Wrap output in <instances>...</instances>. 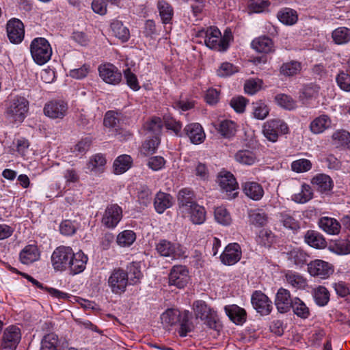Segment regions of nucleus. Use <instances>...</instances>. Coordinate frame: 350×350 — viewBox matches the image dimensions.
I'll list each match as a JSON object with an SVG mask.
<instances>
[{"mask_svg": "<svg viewBox=\"0 0 350 350\" xmlns=\"http://www.w3.org/2000/svg\"><path fill=\"white\" fill-rule=\"evenodd\" d=\"M196 37L200 39V42H204L209 49L220 52L226 51L229 47L230 42L232 40L230 29H226L221 35V31L216 27H209L198 30Z\"/></svg>", "mask_w": 350, "mask_h": 350, "instance_id": "obj_1", "label": "nucleus"}, {"mask_svg": "<svg viewBox=\"0 0 350 350\" xmlns=\"http://www.w3.org/2000/svg\"><path fill=\"white\" fill-rule=\"evenodd\" d=\"M195 317L204 321L210 329L219 330L220 324L217 311L203 300H196L193 303Z\"/></svg>", "mask_w": 350, "mask_h": 350, "instance_id": "obj_2", "label": "nucleus"}, {"mask_svg": "<svg viewBox=\"0 0 350 350\" xmlns=\"http://www.w3.org/2000/svg\"><path fill=\"white\" fill-rule=\"evenodd\" d=\"M30 52L33 61L38 65L48 62L52 55V48L44 38H34L30 44Z\"/></svg>", "mask_w": 350, "mask_h": 350, "instance_id": "obj_3", "label": "nucleus"}, {"mask_svg": "<svg viewBox=\"0 0 350 350\" xmlns=\"http://www.w3.org/2000/svg\"><path fill=\"white\" fill-rule=\"evenodd\" d=\"M29 110V101L24 97L12 98L6 109V115L12 121L22 122Z\"/></svg>", "mask_w": 350, "mask_h": 350, "instance_id": "obj_4", "label": "nucleus"}, {"mask_svg": "<svg viewBox=\"0 0 350 350\" xmlns=\"http://www.w3.org/2000/svg\"><path fill=\"white\" fill-rule=\"evenodd\" d=\"M107 283L113 294L124 293L129 284L127 272L120 268L114 269L109 276Z\"/></svg>", "mask_w": 350, "mask_h": 350, "instance_id": "obj_5", "label": "nucleus"}, {"mask_svg": "<svg viewBox=\"0 0 350 350\" xmlns=\"http://www.w3.org/2000/svg\"><path fill=\"white\" fill-rule=\"evenodd\" d=\"M289 131L287 124L282 120L274 119L266 122L263 125L264 136L270 142H275L278 137L288 133Z\"/></svg>", "mask_w": 350, "mask_h": 350, "instance_id": "obj_6", "label": "nucleus"}, {"mask_svg": "<svg viewBox=\"0 0 350 350\" xmlns=\"http://www.w3.org/2000/svg\"><path fill=\"white\" fill-rule=\"evenodd\" d=\"M217 183L224 198L230 200L237 196L238 184L232 174L221 172L217 177Z\"/></svg>", "mask_w": 350, "mask_h": 350, "instance_id": "obj_7", "label": "nucleus"}, {"mask_svg": "<svg viewBox=\"0 0 350 350\" xmlns=\"http://www.w3.org/2000/svg\"><path fill=\"white\" fill-rule=\"evenodd\" d=\"M72 249L70 247L59 246L52 254L51 262L55 270L62 271L66 269L70 264Z\"/></svg>", "mask_w": 350, "mask_h": 350, "instance_id": "obj_8", "label": "nucleus"}, {"mask_svg": "<svg viewBox=\"0 0 350 350\" xmlns=\"http://www.w3.org/2000/svg\"><path fill=\"white\" fill-rule=\"evenodd\" d=\"M168 279L170 286L183 288L190 281L189 270L183 265L173 266L170 271Z\"/></svg>", "mask_w": 350, "mask_h": 350, "instance_id": "obj_9", "label": "nucleus"}, {"mask_svg": "<svg viewBox=\"0 0 350 350\" xmlns=\"http://www.w3.org/2000/svg\"><path fill=\"white\" fill-rule=\"evenodd\" d=\"M21 339L20 329L14 325L8 327L3 332L1 344V350H16Z\"/></svg>", "mask_w": 350, "mask_h": 350, "instance_id": "obj_10", "label": "nucleus"}, {"mask_svg": "<svg viewBox=\"0 0 350 350\" xmlns=\"http://www.w3.org/2000/svg\"><path fill=\"white\" fill-rule=\"evenodd\" d=\"M98 70L100 77L109 85H118L122 80V73L119 69L111 63L100 64Z\"/></svg>", "mask_w": 350, "mask_h": 350, "instance_id": "obj_11", "label": "nucleus"}, {"mask_svg": "<svg viewBox=\"0 0 350 350\" xmlns=\"http://www.w3.org/2000/svg\"><path fill=\"white\" fill-rule=\"evenodd\" d=\"M251 303L253 308L261 315L269 314L273 309L272 301L260 291H255L252 293Z\"/></svg>", "mask_w": 350, "mask_h": 350, "instance_id": "obj_12", "label": "nucleus"}, {"mask_svg": "<svg viewBox=\"0 0 350 350\" xmlns=\"http://www.w3.org/2000/svg\"><path fill=\"white\" fill-rule=\"evenodd\" d=\"M68 104L64 100H53L45 104L44 113L52 119H62L67 113Z\"/></svg>", "mask_w": 350, "mask_h": 350, "instance_id": "obj_13", "label": "nucleus"}, {"mask_svg": "<svg viewBox=\"0 0 350 350\" xmlns=\"http://www.w3.org/2000/svg\"><path fill=\"white\" fill-rule=\"evenodd\" d=\"M7 34L12 43H21L25 36L23 23L18 18H13L7 23Z\"/></svg>", "mask_w": 350, "mask_h": 350, "instance_id": "obj_14", "label": "nucleus"}, {"mask_svg": "<svg viewBox=\"0 0 350 350\" xmlns=\"http://www.w3.org/2000/svg\"><path fill=\"white\" fill-rule=\"evenodd\" d=\"M156 250L162 256L174 258L180 257L184 253L179 244L173 243L165 239L160 240L157 243Z\"/></svg>", "mask_w": 350, "mask_h": 350, "instance_id": "obj_15", "label": "nucleus"}, {"mask_svg": "<svg viewBox=\"0 0 350 350\" xmlns=\"http://www.w3.org/2000/svg\"><path fill=\"white\" fill-rule=\"evenodd\" d=\"M122 217V210L117 204L107 207L102 218V224L108 228H115Z\"/></svg>", "mask_w": 350, "mask_h": 350, "instance_id": "obj_16", "label": "nucleus"}, {"mask_svg": "<svg viewBox=\"0 0 350 350\" xmlns=\"http://www.w3.org/2000/svg\"><path fill=\"white\" fill-rule=\"evenodd\" d=\"M308 273L321 279L328 278L333 272L332 265L322 260H314L308 265Z\"/></svg>", "mask_w": 350, "mask_h": 350, "instance_id": "obj_17", "label": "nucleus"}, {"mask_svg": "<svg viewBox=\"0 0 350 350\" xmlns=\"http://www.w3.org/2000/svg\"><path fill=\"white\" fill-rule=\"evenodd\" d=\"M275 306L280 313L288 312L293 304L290 292L283 288L278 289L275 297Z\"/></svg>", "mask_w": 350, "mask_h": 350, "instance_id": "obj_18", "label": "nucleus"}, {"mask_svg": "<svg viewBox=\"0 0 350 350\" xmlns=\"http://www.w3.org/2000/svg\"><path fill=\"white\" fill-rule=\"evenodd\" d=\"M241 257V247L238 243H233L228 244L223 253L221 254L220 258L222 263L226 265H233L237 263Z\"/></svg>", "mask_w": 350, "mask_h": 350, "instance_id": "obj_19", "label": "nucleus"}, {"mask_svg": "<svg viewBox=\"0 0 350 350\" xmlns=\"http://www.w3.org/2000/svg\"><path fill=\"white\" fill-rule=\"evenodd\" d=\"M106 163L105 157L100 153H98L90 157L86 163V168L92 174L98 176L105 172Z\"/></svg>", "mask_w": 350, "mask_h": 350, "instance_id": "obj_20", "label": "nucleus"}, {"mask_svg": "<svg viewBox=\"0 0 350 350\" xmlns=\"http://www.w3.org/2000/svg\"><path fill=\"white\" fill-rule=\"evenodd\" d=\"M188 213H180V214L189 219L194 224H202L206 219V211L202 206L197 202L189 206Z\"/></svg>", "mask_w": 350, "mask_h": 350, "instance_id": "obj_21", "label": "nucleus"}, {"mask_svg": "<svg viewBox=\"0 0 350 350\" xmlns=\"http://www.w3.org/2000/svg\"><path fill=\"white\" fill-rule=\"evenodd\" d=\"M177 200L179 213H188L189 206L196 203L193 191L187 188H184L179 191Z\"/></svg>", "mask_w": 350, "mask_h": 350, "instance_id": "obj_22", "label": "nucleus"}, {"mask_svg": "<svg viewBox=\"0 0 350 350\" xmlns=\"http://www.w3.org/2000/svg\"><path fill=\"white\" fill-rule=\"evenodd\" d=\"M242 189L244 194L254 201L260 200L265 194L262 185L254 181L245 182L242 185Z\"/></svg>", "mask_w": 350, "mask_h": 350, "instance_id": "obj_23", "label": "nucleus"}, {"mask_svg": "<svg viewBox=\"0 0 350 350\" xmlns=\"http://www.w3.org/2000/svg\"><path fill=\"white\" fill-rule=\"evenodd\" d=\"M187 135L193 144H200L204 142L206 134L202 126L199 123H191L185 128Z\"/></svg>", "mask_w": 350, "mask_h": 350, "instance_id": "obj_24", "label": "nucleus"}, {"mask_svg": "<svg viewBox=\"0 0 350 350\" xmlns=\"http://www.w3.org/2000/svg\"><path fill=\"white\" fill-rule=\"evenodd\" d=\"M40 252L35 244L26 245L19 254V260L24 265H29L39 260Z\"/></svg>", "mask_w": 350, "mask_h": 350, "instance_id": "obj_25", "label": "nucleus"}, {"mask_svg": "<svg viewBox=\"0 0 350 350\" xmlns=\"http://www.w3.org/2000/svg\"><path fill=\"white\" fill-rule=\"evenodd\" d=\"M88 260V256L83 252H79L76 254L73 252L67 269H69L73 275L80 273L85 269Z\"/></svg>", "mask_w": 350, "mask_h": 350, "instance_id": "obj_26", "label": "nucleus"}, {"mask_svg": "<svg viewBox=\"0 0 350 350\" xmlns=\"http://www.w3.org/2000/svg\"><path fill=\"white\" fill-rule=\"evenodd\" d=\"M174 202V198L170 194L159 191L154 198V207L157 213L161 214L170 208Z\"/></svg>", "mask_w": 350, "mask_h": 350, "instance_id": "obj_27", "label": "nucleus"}, {"mask_svg": "<svg viewBox=\"0 0 350 350\" xmlns=\"http://www.w3.org/2000/svg\"><path fill=\"white\" fill-rule=\"evenodd\" d=\"M224 310L230 319L237 325H242L246 320L245 310L237 305H228Z\"/></svg>", "mask_w": 350, "mask_h": 350, "instance_id": "obj_28", "label": "nucleus"}, {"mask_svg": "<svg viewBox=\"0 0 350 350\" xmlns=\"http://www.w3.org/2000/svg\"><path fill=\"white\" fill-rule=\"evenodd\" d=\"M181 312L175 308H168L161 315V321L165 329H170L180 321Z\"/></svg>", "mask_w": 350, "mask_h": 350, "instance_id": "obj_29", "label": "nucleus"}, {"mask_svg": "<svg viewBox=\"0 0 350 350\" xmlns=\"http://www.w3.org/2000/svg\"><path fill=\"white\" fill-rule=\"evenodd\" d=\"M329 117L323 114L314 118L310 124V129L314 134H320L331 126Z\"/></svg>", "mask_w": 350, "mask_h": 350, "instance_id": "obj_30", "label": "nucleus"}, {"mask_svg": "<svg viewBox=\"0 0 350 350\" xmlns=\"http://www.w3.org/2000/svg\"><path fill=\"white\" fill-rule=\"evenodd\" d=\"M320 228L329 234H337L340 230V224L334 218L323 217L319 219Z\"/></svg>", "mask_w": 350, "mask_h": 350, "instance_id": "obj_31", "label": "nucleus"}, {"mask_svg": "<svg viewBox=\"0 0 350 350\" xmlns=\"http://www.w3.org/2000/svg\"><path fill=\"white\" fill-rule=\"evenodd\" d=\"M317 190L321 193L329 191L333 187V182L331 178L323 174L315 176L311 181Z\"/></svg>", "mask_w": 350, "mask_h": 350, "instance_id": "obj_32", "label": "nucleus"}, {"mask_svg": "<svg viewBox=\"0 0 350 350\" xmlns=\"http://www.w3.org/2000/svg\"><path fill=\"white\" fill-rule=\"evenodd\" d=\"M278 20L286 25H293L298 20V15L295 10L285 8L280 10L278 14Z\"/></svg>", "mask_w": 350, "mask_h": 350, "instance_id": "obj_33", "label": "nucleus"}, {"mask_svg": "<svg viewBox=\"0 0 350 350\" xmlns=\"http://www.w3.org/2000/svg\"><path fill=\"white\" fill-rule=\"evenodd\" d=\"M252 47L259 53H267L273 50L272 40L266 36L259 37L252 42Z\"/></svg>", "mask_w": 350, "mask_h": 350, "instance_id": "obj_34", "label": "nucleus"}, {"mask_svg": "<svg viewBox=\"0 0 350 350\" xmlns=\"http://www.w3.org/2000/svg\"><path fill=\"white\" fill-rule=\"evenodd\" d=\"M218 132L225 137H230L237 132V124L232 120H224L215 125Z\"/></svg>", "mask_w": 350, "mask_h": 350, "instance_id": "obj_35", "label": "nucleus"}, {"mask_svg": "<svg viewBox=\"0 0 350 350\" xmlns=\"http://www.w3.org/2000/svg\"><path fill=\"white\" fill-rule=\"evenodd\" d=\"M332 143L337 147L350 148V133L345 130L335 131L332 136Z\"/></svg>", "mask_w": 350, "mask_h": 350, "instance_id": "obj_36", "label": "nucleus"}, {"mask_svg": "<svg viewBox=\"0 0 350 350\" xmlns=\"http://www.w3.org/2000/svg\"><path fill=\"white\" fill-rule=\"evenodd\" d=\"M132 164V159L129 155L119 156L113 162V170L116 174H122L126 172Z\"/></svg>", "mask_w": 350, "mask_h": 350, "instance_id": "obj_37", "label": "nucleus"}, {"mask_svg": "<svg viewBox=\"0 0 350 350\" xmlns=\"http://www.w3.org/2000/svg\"><path fill=\"white\" fill-rule=\"evenodd\" d=\"M306 243L314 248H323L325 246V241L319 232L308 230L304 237Z\"/></svg>", "mask_w": 350, "mask_h": 350, "instance_id": "obj_38", "label": "nucleus"}, {"mask_svg": "<svg viewBox=\"0 0 350 350\" xmlns=\"http://www.w3.org/2000/svg\"><path fill=\"white\" fill-rule=\"evenodd\" d=\"M163 123L159 117H152L148 122L144 124V129L146 134L152 135V137H159L161 133Z\"/></svg>", "mask_w": 350, "mask_h": 350, "instance_id": "obj_39", "label": "nucleus"}, {"mask_svg": "<svg viewBox=\"0 0 350 350\" xmlns=\"http://www.w3.org/2000/svg\"><path fill=\"white\" fill-rule=\"evenodd\" d=\"M312 295L315 303L319 306H325L329 300V293L328 290L323 286L314 288Z\"/></svg>", "mask_w": 350, "mask_h": 350, "instance_id": "obj_40", "label": "nucleus"}, {"mask_svg": "<svg viewBox=\"0 0 350 350\" xmlns=\"http://www.w3.org/2000/svg\"><path fill=\"white\" fill-rule=\"evenodd\" d=\"M313 193L310 185L303 184L301 186L300 190L294 193L291 198L292 200L299 204H304L312 198Z\"/></svg>", "mask_w": 350, "mask_h": 350, "instance_id": "obj_41", "label": "nucleus"}, {"mask_svg": "<svg viewBox=\"0 0 350 350\" xmlns=\"http://www.w3.org/2000/svg\"><path fill=\"white\" fill-rule=\"evenodd\" d=\"M288 260L296 266L301 267L307 262L308 256L300 248H294L287 253Z\"/></svg>", "mask_w": 350, "mask_h": 350, "instance_id": "obj_42", "label": "nucleus"}, {"mask_svg": "<svg viewBox=\"0 0 350 350\" xmlns=\"http://www.w3.org/2000/svg\"><path fill=\"white\" fill-rule=\"evenodd\" d=\"M332 38L336 44H345L350 42V29L340 27L332 33Z\"/></svg>", "mask_w": 350, "mask_h": 350, "instance_id": "obj_43", "label": "nucleus"}, {"mask_svg": "<svg viewBox=\"0 0 350 350\" xmlns=\"http://www.w3.org/2000/svg\"><path fill=\"white\" fill-rule=\"evenodd\" d=\"M234 159L239 163L246 165H252L257 161L255 154L248 150L238 151L234 155Z\"/></svg>", "mask_w": 350, "mask_h": 350, "instance_id": "obj_44", "label": "nucleus"}, {"mask_svg": "<svg viewBox=\"0 0 350 350\" xmlns=\"http://www.w3.org/2000/svg\"><path fill=\"white\" fill-rule=\"evenodd\" d=\"M286 282L292 287L297 289L304 288L306 286V280L300 274L288 271L285 275Z\"/></svg>", "mask_w": 350, "mask_h": 350, "instance_id": "obj_45", "label": "nucleus"}, {"mask_svg": "<svg viewBox=\"0 0 350 350\" xmlns=\"http://www.w3.org/2000/svg\"><path fill=\"white\" fill-rule=\"evenodd\" d=\"M279 221L284 227L292 230H296L299 228V224L288 213L282 212L276 215Z\"/></svg>", "mask_w": 350, "mask_h": 350, "instance_id": "obj_46", "label": "nucleus"}, {"mask_svg": "<svg viewBox=\"0 0 350 350\" xmlns=\"http://www.w3.org/2000/svg\"><path fill=\"white\" fill-rule=\"evenodd\" d=\"M59 344V338L54 333H49L44 336L41 340L40 350H57Z\"/></svg>", "mask_w": 350, "mask_h": 350, "instance_id": "obj_47", "label": "nucleus"}, {"mask_svg": "<svg viewBox=\"0 0 350 350\" xmlns=\"http://www.w3.org/2000/svg\"><path fill=\"white\" fill-rule=\"evenodd\" d=\"M136 239V234L133 230H125L117 236V243L120 247H129L131 245Z\"/></svg>", "mask_w": 350, "mask_h": 350, "instance_id": "obj_48", "label": "nucleus"}, {"mask_svg": "<svg viewBox=\"0 0 350 350\" xmlns=\"http://www.w3.org/2000/svg\"><path fill=\"white\" fill-rule=\"evenodd\" d=\"M178 323H180V326L179 330L180 336L185 337L189 332L192 331L193 326L190 321V314L189 311L181 312V317Z\"/></svg>", "mask_w": 350, "mask_h": 350, "instance_id": "obj_49", "label": "nucleus"}, {"mask_svg": "<svg viewBox=\"0 0 350 350\" xmlns=\"http://www.w3.org/2000/svg\"><path fill=\"white\" fill-rule=\"evenodd\" d=\"M301 69V66L299 62L291 61L284 63L280 68V72L284 76L291 77L299 73Z\"/></svg>", "mask_w": 350, "mask_h": 350, "instance_id": "obj_50", "label": "nucleus"}, {"mask_svg": "<svg viewBox=\"0 0 350 350\" xmlns=\"http://www.w3.org/2000/svg\"><path fill=\"white\" fill-rule=\"evenodd\" d=\"M294 313L299 317L306 319L310 315L309 308L306 304L298 297L293 298L292 307Z\"/></svg>", "mask_w": 350, "mask_h": 350, "instance_id": "obj_51", "label": "nucleus"}, {"mask_svg": "<svg viewBox=\"0 0 350 350\" xmlns=\"http://www.w3.org/2000/svg\"><path fill=\"white\" fill-rule=\"evenodd\" d=\"M276 104L286 110H293L296 108V102L290 96L280 94L275 97Z\"/></svg>", "mask_w": 350, "mask_h": 350, "instance_id": "obj_52", "label": "nucleus"}, {"mask_svg": "<svg viewBox=\"0 0 350 350\" xmlns=\"http://www.w3.org/2000/svg\"><path fill=\"white\" fill-rule=\"evenodd\" d=\"M215 219L223 226H229L232 222L230 214L224 206H218L214 211Z\"/></svg>", "mask_w": 350, "mask_h": 350, "instance_id": "obj_53", "label": "nucleus"}, {"mask_svg": "<svg viewBox=\"0 0 350 350\" xmlns=\"http://www.w3.org/2000/svg\"><path fill=\"white\" fill-rule=\"evenodd\" d=\"M111 27L116 37L123 42H126L129 40L130 36L129 30L126 27L124 26L122 23L117 21L113 23Z\"/></svg>", "mask_w": 350, "mask_h": 350, "instance_id": "obj_54", "label": "nucleus"}, {"mask_svg": "<svg viewBox=\"0 0 350 350\" xmlns=\"http://www.w3.org/2000/svg\"><path fill=\"white\" fill-rule=\"evenodd\" d=\"M158 10L163 22L168 23L173 15V10L170 5L165 1H159L158 2Z\"/></svg>", "mask_w": 350, "mask_h": 350, "instance_id": "obj_55", "label": "nucleus"}, {"mask_svg": "<svg viewBox=\"0 0 350 350\" xmlns=\"http://www.w3.org/2000/svg\"><path fill=\"white\" fill-rule=\"evenodd\" d=\"M128 278L129 282L131 285H135L140 282L143 274L140 270V267L137 263H132L129 268Z\"/></svg>", "mask_w": 350, "mask_h": 350, "instance_id": "obj_56", "label": "nucleus"}, {"mask_svg": "<svg viewBox=\"0 0 350 350\" xmlns=\"http://www.w3.org/2000/svg\"><path fill=\"white\" fill-rule=\"evenodd\" d=\"M160 144L159 137H152V138L146 140L141 148V152L144 155L153 154Z\"/></svg>", "mask_w": 350, "mask_h": 350, "instance_id": "obj_57", "label": "nucleus"}, {"mask_svg": "<svg viewBox=\"0 0 350 350\" xmlns=\"http://www.w3.org/2000/svg\"><path fill=\"white\" fill-rule=\"evenodd\" d=\"M250 221L255 226H263L267 223L268 217L266 213L259 211H252L249 213Z\"/></svg>", "mask_w": 350, "mask_h": 350, "instance_id": "obj_58", "label": "nucleus"}, {"mask_svg": "<svg viewBox=\"0 0 350 350\" xmlns=\"http://www.w3.org/2000/svg\"><path fill=\"white\" fill-rule=\"evenodd\" d=\"M253 105L254 117L258 120L265 119L269 113V109L267 105L261 100L258 101Z\"/></svg>", "mask_w": 350, "mask_h": 350, "instance_id": "obj_59", "label": "nucleus"}, {"mask_svg": "<svg viewBox=\"0 0 350 350\" xmlns=\"http://www.w3.org/2000/svg\"><path fill=\"white\" fill-rule=\"evenodd\" d=\"M78 224L75 221L66 219L62 221L59 225L61 234L66 236H70L75 233Z\"/></svg>", "mask_w": 350, "mask_h": 350, "instance_id": "obj_60", "label": "nucleus"}, {"mask_svg": "<svg viewBox=\"0 0 350 350\" xmlns=\"http://www.w3.org/2000/svg\"><path fill=\"white\" fill-rule=\"evenodd\" d=\"M331 250L339 255L350 254V241L348 240H340L336 242L330 247Z\"/></svg>", "mask_w": 350, "mask_h": 350, "instance_id": "obj_61", "label": "nucleus"}, {"mask_svg": "<svg viewBox=\"0 0 350 350\" xmlns=\"http://www.w3.org/2000/svg\"><path fill=\"white\" fill-rule=\"evenodd\" d=\"M120 120L119 113L114 111H109L105 113L103 124L106 127L113 128L118 126Z\"/></svg>", "mask_w": 350, "mask_h": 350, "instance_id": "obj_62", "label": "nucleus"}, {"mask_svg": "<svg viewBox=\"0 0 350 350\" xmlns=\"http://www.w3.org/2000/svg\"><path fill=\"white\" fill-rule=\"evenodd\" d=\"M238 72V69L232 64L229 62L222 63L217 70V75L226 77Z\"/></svg>", "mask_w": 350, "mask_h": 350, "instance_id": "obj_63", "label": "nucleus"}, {"mask_svg": "<svg viewBox=\"0 0 350 350\" xmlns=\"http://www.w3.org/2000/svg\"><path fill=\"white\" fill-rule=\"evenodd\" d=\"M311 167L310 161L306 159L296 160L291 164L292 170L297 173L307 172L310 170Z\"/></svg>", "mask_w": 350, "mask_h": 350, "instance_id": "obj_64", "label": "nucleus"}]
</instances>
